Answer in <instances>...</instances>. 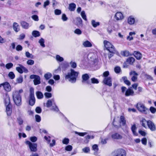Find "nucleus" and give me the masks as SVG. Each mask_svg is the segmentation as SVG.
I'll list each match as a JSON object with an SVG mask.
<instances>
[{"mask_svg": "<svg viewBox=\"0 0 156 156\" xmlns=\"http://www.w3.org/2000/svg\"><path fill=\"white\" fill-rule=\"evenodd\" d=\"M44 95L45 97L46 98H49L52 96L51 94L49 92H45L44 94Z\"/></svg>", "mask_w": 156, "mask_h": 156, "instance_id": "53", "label": "nucleus"}, {"mask_svg": "<svg viewBox=\"0 0 156 156\" xmlns=\"http://www.w3.org/2000/svg\"><path fill=\"white\" fill-rule=\"evenodd\" d=\"M51 109L55 112H58L59 111L58 107L55 104V106H53Z\"/></svg>", "mask_w": 156, "mask_h": 156, "instance_id": "45", "label": "nucleus"}, {"mask_svg": "<svg viewBox=\"0 0 156 156\" xmlns=\"http://www.w3.org/2000/svg\"><path fill=\"white\" fill-rule=\"evenodd\" d=\"M4 103L5 106H9V105H11L10 101V98L9 95L6 94L4 99Z\"/></svg>", "mask_w": 156, "mask_h": 156, "instance_id": "17", "label": "nucleus"}, {"mask_svg": "<svg viewBox=\"0 0 156 156\" xmlns=\"http://www.w3.org/2000/svg\"><path fill=\"white\" fill-rule=\"evenodd\" d=\"M54 99L48 100L46 103V107L48 108L51 107L52 105V103L54 102Z\"/></svg>", "mask_w": 156, "mask_h": 156, "instance_id": "32", "label": "nucleus"}, {"mask_svg": "<svg viewBox=\"0 0 156 156\" xmlns=\"http://www.w3.org/2000/svg\"><path fill=\"white\" fill-rule=\"evenodd\" d=\"M38 42L42 47L43 48L45 47V45L44 44V40L43 38H41L39 40Z\"/></svg>", "mask_w": 156, "mask_h": 156, "instance_id": "37", "label": "nucleus"}, {"mask_svg": "<svg viewBox=\"0 0 156 156\" xmlns=\"http://www.w3.org/2000/svg\"><path fill=\"white\" fill-rule=\"evenodd\" d=\"M55 13L56 15H59L61 13V11L60 10L56 9L55 10Z\"/></svg>", "mask_w": 156, "mask_h": 156, "instance_id": "63", "label": "nucleus"}, {"mask_svg": "<svg viewBox=\"0 0 156 156\" xmlns=\"http://www.w3.org/2000/svg\"><path fill=\"white\" fill-rule=\"evenodd\" d=\"M14 30L17 32L20 30V27L19 25L16 23L14 22L13 26Z\"/></svg>", "mask_w": 156, "mask_h": 156, "instance_id": "23", "label": "nucleus"}, {"mask_svg": "<svg viewBox=\"0 0 156 156\" xmlns=\"http://www.w3.org/2000/svg\"><path fill=\"white\" fill-rule=\"evenodd\" d=\"M104 44L106 49L111 53H114L115 52V48L110 42L106 40L104 41Z\"/></svg>", "mask_w": 156, "mask_h": 156, "instance_id": "5", "label": "nucleus"}, {"mask_svg": "<svg viewBox=\"0 0 156 156\" xmlns=\"http://www.w3.org/2000/svg\"><path fill=\"white\" fill-rule=\"evenodd\" d=\"M56 59L57 61L59 62H62L64 60L63 58L58 55H57L56 56Z\"/></svg>", "mask_w": 156, "mask_h": 156, "instance_id": "40", "label": "nucleus"}, {"mask_svg": "<svg viewBox=\"0 0 156 156\" xmlns=\"http://www.w3.org/2000/svg\"><path fill=\"white\" fill-rule=\"evenodd\" d=\"M137 129V128L136 127V126L135 124L133 125L131 127V130L133 134V135L135 136H137V133L136 132V131Z\"/></svg>", "mask_w": 156, "mask_h": 156, "instance_id": "30", "label": "nucleus"}, {"mask_svg": "<svg viewBox=\"0 0 156 156\" xmlns=\"http://www.w3.org/2000/svg\"><path fill=\"white\" fill-rule=\"evenodd\" d=\"M91 24L94 27H96L100 25L99 22H96L95 20H92L91 22Z\"/></svg>", "mask_w": 156, "mask_h": 156, "instance_id": "35", "label": "nucleus"}, {"mask_svg": "<svg viewBox=\"0 0 156 156\" xmlns=\"http://www.w3.org/2000/svg\"><path fill=\"white\" fill-rule=\"evenodd\" d=\"M74 33L78 35H80L82 34V31L79 29L77 28L74 30Z\"/></svg>", "mask_w": 156, "mask_h": 156, "instance_id": "49", "label": "nucleus"}, {"mask_svg": "<svg viewBox=\"0 0 156 156\" xmlns=\"http://www.w3.org/2000/svg\"><path fill=\"white\" fill-rule=\"evenodd\" d=\"M79 73L71 69L70 71L65 74V79L72 83L76 82Z\"/></svg>", "mask_w": 156, "mask_h": 156, "instance_id": "1", "label": "nucleus"}, {"mask_svg": "<svg viewBox=\"0 0 156 156\" xmlns=\"http://www.w3.org/2000/svg\"><path fill=\"white\" fill-rule=\"evenodd\" d=\"M35 112L37 113H40L42 111V109L40 107H37L35 109Z\"/></svg>", "mask_w": 156, "mask_h": 156, "instance_id": "57", "label": "nucleus"}, {"mask_svg": "<svg viewBox=\"0 0 156 156\" xmlns=\"http://www.w3.org/2000/svg\"><path fill=\"white\" fill-rule=\"evenodd\" d=\"M150 110L152 113H154L156 112V108L153 107H151Z\"/></svg>", "mask_w": 156, "mask_h": 156, "instance_id": "64", "label": "nucleus"}, {"mask_svg": "<svg viewBox=\"0 0 156 156\" xmlns=\"http://www.w3.org/2000/svg\"><path fill=\"white\" fill-rule=\"evenodd\" d=\"M26 144L28 145L31 151L36 152L37 151V144L36 143H32L29 141H27Z\"/></svg>", "mask_w": 156, "mask_h": 156, "instance_id": "7", "label": "nucleus"}, {"mask_svg": "<svg viewBox=\"0 0 156 156\" xmlns=\"http://www.w3.org/2000/svg\"><path fill=\"white\" fill-rule=\"evenodd\" d=\"M8 76L11 79H13L15 77V75L12 72H10L9 73Z\"/></svg>", "mask_w": 156, "mask_h": 156, "instance_id": "44", "label": "nucleus"}, {"mask_svg": "<svg viewBox=\"0 0 156 156\" xmlns=\"http://www.w3.org/2000/svg\"><path fill=\"white\" fill-rule=\"evenodd\" d=\"M94 137L93 136H91L89 135H88L87 136L85 137V140H84V142L85 143H87L89 142V140L90 138L93 139Z\"/></svg>", "mask_w": 156, "mask_h": 156, "instance_id": "39", "label": "nucleus"}, {"mask_svg": "<svg viewBox=\"0 0 156 156\" xmlns=\"http://www.w3.org/2000/svg\"><path fill=\"white\" fill-rule=\"evenodd\" d=\"M52 74L50 73H48L44 75V77L46 80H48L52 76Z\"/></svg>", "mask_w": 156, "mask_h": 156, "instance_id": "38", "label": "nucleus"}, {"mask_svg": "<svg viewBox=\"0 0 156 156\" xmlns=\"http://www.w3.org/2000/svg\"><path fill=\"white\" fill-rule=\"evenodd\" d=\"M13 66V64L12 63H7L5 65L6 68L8 69H9L12 68Z\"/></svg>", "mask_w": 156, "mask_h": 156, "instance_id": "51", "label": "nucleus"}, {"mask_svg": "<svg viewBox=\"0 0 156 156\" xmlns=\"http://www.w3.org/2000/svg\"><path fill=\"white\" fill-rule=\"evenodd\" d=\"M31 79H34V84L36 85L41 83V78L40 76L37 75H32L30 76Z\"/></svg>", "mask_w": 156, "mask_h": 156, "instance_id": "9", "label": "nucleus"}, {"mask_svg": "<svg viewBox=\"0 0 156 156\" xmlns=\"http://www.w3.org/2000/svg\"><path fill=\"white\" fill-rule=\"evenodd\" d=\"M111 137L112 139L116 140H121L123 138L122 135L118 133H115L112 134Z\"/></svg>", "mask_w": 156, "mask_h": 156, "instance_id": "14", "label": "nucleus"}, {"mask_svg": "<svg viewBox=\"0 0 156 156\" xmlns=\"http://www.w3.org/2000/svg\"><path fill=\"white\" fill-rule=\"evenodd\" d=\"M69 141L68 138H65L63 140L62 142L63 144L67 145L69 143Z\"/></svg>", "mask_w": 156, "mask_h": 156, "instance_id": "46", "label": "nucleus"}, {"mask_svg": "<svg viewBox=\"0 0 156 156\" xmlns=\"http://www.w3.org/2000/svg\"><path fill=\"white\" fill-rule=\"evenodd\" d=\"M36 94L37 98L38 99H41L43 98L44 95L40 91L36 92Z\"/></svg>", "mask_w": 156, "mask_h": 156, "instance_id": "28", "label": "nucleus"}, {"mask_svg": "<svg viewBox=\"0 0 156 156\" xmlns=\"http://www.w3.org/2000/svg\"><path fill=\"white\" fill-rule=\"evenodd\" d=\"M147 125L150 129L152 131H154L155 129V126L154 123L150 120L147 121Z\"/></svg>", "mask_w": 156, "mask_h": 156, "instance_id": "15", "label": "nucleus"}, {"mask_svg": "<svg viewBox=\"0 0 156 156\" xmlns=\"http://www.w3.org/2000/svg\"><path fill=\"white\" fill-rule=\"evenodd\" d=\"M93 150L95 151L96 152H94V154L95 155L97 154V152L98 151V146L97 144H94L92 146Z\"/></svg>", "mask_w": 156, "mask_h": 156, "instance_id": "36", "label": "nucleus"}, {"mask_svg": "<svg viewBox=\"0 0 156 156\" xmlns=\"http://www.w3.org/2000/svg\"><path fill=\"white\" fill-rule=\"evenodd\" d=\"M74 133L76 134H78V135L81 136H83L88 133L86 132L84 133H80L76 131H74Z\"/></svg>", "mask_w": 156, "mask_h": 156, "instance_id": "43", "label": "nucleus"}, {"mask_svg": "<svg viewBox=\"0 0 156 156\" xmlns=\"http://www.w3.org/2000/svg\"><path fill=\"white\" fill-rule=\"evenodd\" d=\"M76 25L79 27L82 26V20L80 17H77L76 18Z\"/></svg>", "mask_w": 156, "mask_h": 156, "instance_id": "21", "label": "nucleus"}, {"mask_svg": "<svg viewBox=\"0 0 156 156\" xmlns=\"http://www.w3.org/2000/svg\"><path fill=\"white\" fill-rule=\"evenodd\" d=\"M82 151L85 153H88L90 151V149L89 147H86L83 148Z\"/></svg>", "mask_w": 156, "mask_h": 156, "instance_id": "55", "label": "nucleus"}, {"mask_svg": "<svg viewBox=\"0 0 156 156\" xmlns=\"http://www.w3.org/2000/svg\"><path fill=\"white\" fill-rule=\"evenodd\" d=\"M70 64L71 65V66L73 68H76L77 65L76 63L75 62H73L71 61L70 62Z\"/></svg>", "mask_w": 156, "mask_h": 156, "instance_id": "50", "label": "nucleus"}, {"mask_svg": "<svg viewBox=\"0 0 156 156\" xmlns=\"http://www.w3.org/2000/svg\"><path fill=\"white\" fill-rule=\"evenodd\" d=\"M120 123H122L123 126H124L126 124V121L125 118L123 116H121L120 117Z\"/></svg>", "mask_w": 156, "mask_h": 156, "instance_id": "34", "label": "nucleus"}, {"mask_svg": "<svg viewBox=\"0 0 156 156\" xmlns=\"http://www.w3.org/2000/svg\"><path fill=\"white\" fill-rule=\"evenodd\" d=\"M114 71L116 73H118L121 71V68L119 66H116L114 68Z\"/></svg>", "mask_w": 156, "mask_h": 156, "instance_id": "52", "label": "nucleus"}, {"mask_svg": "<svg viewBox=\"0 0 156 156\" xmlns=\"http://www.w3.org/2000/svg\"><path fill=\"white\" fill-rule=\"evenodd\" d=\"M20 25L23 28L26 29H28L30 27L29 23L24 21H21Z\"/></svg>", "mask_w": 156, "mask_h": 156, "instance_id": "19", "label": "nucleus"}, {"mask_svg": "<svg viewBox=\"0 0 156 156\" xmlns=\"http://www.w3.org/2000/svg\"><path fill=\"white\" fill-rule=\"evenodd\" d=\"M103 83L109 87H111L112 85V79L110 77L105 78L103 81Z\"/></svg>", "mask_w": 156, "mask_h": 156, "instance_id": "11", "label": "nucleus"}, {"mask_svg": "<svg viewBox=\"0 0 156 156\" xmlns=\"http://www.w3.org/2000/svg\"><path fill=\"white\" fill-rule=\"evenodd\" d=\"M133 55L136 59L140 60L142 58V55L140 52L136 51H134Z\"/></svg>", "mask_w": 156, "mask_h": 156, "instance_id": "22", "label": "nucleus"}, {"mask_svg": "<svg viewBox=\"0 0 156 156\" xmlns=\"http://www.w3.org/2000/svg\"><path fill=\"white\" fill-rule=\"evenodd\" d=\"M16 81L18 83H21L23 81V78L21 76H20L16 79Z\"/></svg>", "mask_w": 156, "mask_h": 156, "instance_id": "48", "label": "nucleus"}, {"mask_svg": "<svg viewBox=\"0 0 156 156\" xmlns=\"http://www.w3.org/2000/svg\"><path fill=\"white\" fill-rule=\"evenodd\" d=\"M126 152L125 150L122 149H119L115 152L114 156H126Z\"/></svg>", "mask_w": 156, "mask_h": 156, "instance_id": "8", "label": "nucleus"}, {"mask_svg": "<svg viewBox=\"0 0 156 156\" xmlns=\"http://www.w3.org/2000/svg\"><path fill=\"white\" fill-rule=\"evenodd\" d=\"M32 36L35 37H39L40 36V32L37 30H34L32 31Z\"/></svg>", "mask_w": 156, "mask_h": 156, "instance_id": "29", "label": "nucleus"}, {"mask_svg": "<svg viewBox=\"0 0 156 156\" xmlns=\"http://www.w3.org/2000/svg\"><path fill=\"white\" fill-rule=\"evenodd\" d=\"M35 118L36 121L37 122H39L41 121V117L40 116L38 115H35Z\"/></svg>", "mask_w": 156, "mask_h": 156, "instance_id": "56", "label": "nucleus"}, {"mask_svg": "<svg viewBox=\"0 0 156 156\" xmlns=\"http://www.w3.org/2000/svg\"><path fill=\"white\" fill-rule=\"evenodd\" d=\"M109 75V73L108 71H106L104 72L102 76L105 78L108 77V76Z\"/></svg>", "mask_w": 156, "mask_h": 156, "instance_id": "60", "label": "nucleus"}, {"mask_svg": "<svg viewBox=\"0 0 156 156\" xmlns=\"http://www.w3.org/2000/svg\"><path fill=\"white\" fill-rule=\"evenodd\" d=\"M130 75H133L132 77L131 78L132 80L135 82L137 80L138 74L135 71H131L129 73Z\"/></svg>", "mask_w": 156, "mask_h": 156, "instance_id": "16", "label": "nucleus"}, {"mask_svg": "<svg viewBox=\"0 0 156 156\" xmlns=\"http://www.w3.org/2000/svg\"><path fill=\"white\" fill-rule=\"evenodd\" d=\"M5 107L7 115L8 116L10 115L12 113V105H9V106H5Z\"/></svg>", "mask_w": 156, "mask_h": 156, "instance_id": "20", "label": "nucleus"}, {"mask_svg": "<svg viewBox=\"0 0 156 156\" xmlns=\"http://www.w3.org/2000/svg\"><path fill=\"white\" fill-rule=\"evenodd\" d=\"M23 90L21 89L19 90H15L12 92V98L14 102L17 106H20L22 105V95Z\"/></svg>", "mask_w": 156, "mask_h": 156, "instance_id": "2", "label": "nucleus"}, {"mask_svg": "<svg viewBox=\"0 0 156 156\" xmlns=\"http://www.w3.org/2000/svg\"><path fill=\"white\" fill-rule=\"evenodd\" d=\"M29 98V103L31 106H33L35 102V99L34 95V89L33 88L30 89Z\"/></svg>", "mask_w": 156, "mask_h": 156, "instance_id": "6", "label": "nucleus"}, {"mask_svg": "<svg viewBox=\"0 0 156 156\" xmlns=\"http://www.w3.org/2000/svg\"><path fill=\"white\" fill-rule=\"evenodd\" d=\"M82 83L86 82L87 84H90L91 82L88 80L89 79L90 77L88 74L86 73L82 75Z\"/></svg>", "mask_w": 156, "mask_h": 156, "instance_id": "13", "label": "nucleus"}, {"mask_svg": "<svg viewBox=\"0 0 156 156\" xmlns=\"http://www.w3.org/2000/svg\"><path fill=\"white\" fill-rule=\"evenodd\" d=\"M128 22L129 24L133 25L134 24L135 22V19L132 16H130L128 19Z\"/></svg>", "mask_w": 156, "mask_h": 156, "instance_id": "24", "label": "nucleus"}, {"mask_svg": "<svg viewBox=\"0 0 156 156\" xmlns=\"http://www.w3.org/2000/svg\"><path fill=\"white\" fill-rule=\"evenodd\" d=\"M81 15L83 19L85 21L87 20L86 16L85 14V12L84 11H82L81 13Z\"/></svg>", "mask_w": 156, "mask_h": 156, "instance_id": "42", "label": "nucleus"}, {"mask_svg": "<svg viewBox=\"0 0 156 156\" xmlns=\"http://www.w3.org/2000/svg\"><path fill=\"white\" fill-rule=\"evenodd\" d=\"M69 66V64L68 62H64L60 64L59 67H61L63 69H65L68 68Z\"/></svg>", "mask_w": 156, "mask_h": 156, "instance_id": "26", "label": "nucleus"}, {"mask_svg": "<svg viewBox=\"0 0 156 156\" xmlns=\"http://www.w3.org/2000/svg\"><path fill=\"white\" fill-rule=\"evenodd\" d=\"M121 55L127 57L129 55H132L129 53V51H125L121 52Z\"/></svg>", "mask_w": 156, "mask_h": 156, "instance_id": "33", "label": "nucleus"}, {"mask_svg": "<svg viewBox=\"0 0 156 156\" xmlns=\"http://www.w3.org/2000/svg\"><path fill=\"white\" fill-rule=\"evenodd\" d=\"M115 18L117 20H118L122 19L123 18V16L121 12H118L115 14Z\"/></svg>", "mask_w": 156, "mask_h": 156, "instance_id": "18", "label": "nucleus"}, {"mask_svg": "<svg viewBox=\"0 0 156 156\" xmlns=\"http://www.w3.org/2000/svg\"><path fill=\"white\" fill-rule=\"evenodd\" d=\"M147 121L145 119H142L141 121V123L142 126L145 128H146V124L147 123Z\"/></svg>", "mask_w": 156, "mask_h": 156, "instance_id": "41", "label": "nucleus"}, {"mask_svg": "<svg viewBox=\"0 0 156 156\" xmlns=\"http://www.w3.org/2000/svg\"><path fill=\"white\" fill-rule=\"evenodd\" d=\"M27 64L30 65H33L34 64V61L32 60H28L27 62Z\"/></svg>", "mask_w": 156, "mask_h": 156, "instance_id": "61", "label": "nucleus"}, {"mask_svg": "<svg viewBox=\"0 0 156 156\" xmlns=\"http://www.w3.org/2000/svg\"><path fill=\"white\" fill-rule=\"evenodd\" d=\"M91 83H98L99 81L97 79L94 78H92L91 79Z\"/></svg>", "mask_w": 156, "mask_h": 156, "instance_id": "54", "label": "nucleus"}, {"mask_svg": "<svg viewBox=\"0 0 156 156\" xmlns=\"http://www.w3.org/2000/svg\"><path fill=\"white\" fill-rule=\"evenodd\" d=\"M2 86L3 87L4 89L7 91L9 92L11 90V86L9 83L7 82L0 84V87H1Z\"/></svg>", "mask_w": 156, "mask_h": 156, "instance_id": "12", "label": "nucleus"}, {"mask_svg": "<svg viewBox=\"0 0 156 156\" xmlns=\"http://www.w3.org/2000/svg\"><path fill=\"white\" fill-rule=\"evenodd\" d=\"M31 18L35 21H38L39 20L38 17V16L36 15H34L32 16Z\"/></svg>", "mask_w": 156, "mask_h": 156, "instance_id": "59", "label": "nucleus"}, {"mask_svg": "<svg viewBox=\"0 0 156 156\" xmlns=\"http://www.w3.org/2000/svg\"><path fill=\"white\" fill-rule=\"evenodd\" d=\"M126 61L128 63L131 65L134 62L135 59L133 57H129L127 59Z\"/></svg>", "mask_w": 156, "mask_h": 156, "instance_id": "31", "label": "nucleus"}, {"mask_svg": "<svg viewBox=\"0 0 156 156\" xmlns=\"http://www.w3.org/2000/svg\"><path fill=\"white\" fill-rule=\"evenodd\" d=\"M18 65L20 66L16 67V69L19 73H23V71L25 73L28 72V70L22 65L20 64H18Z\"/></svg>", "mask_w": 156, "mask_h": 156, "instance_id": "10", "label": "nucleus"}, {"mask_svg": "<svg viewBox=\"0 0 156 156\" xmlns=\"http://www.w3.org/2000/svg\"><path fill=\"white\" fill-rule=\"evenodd\" d=\"M72 149V147L70 145L66 146L65 147V150L67 151H70Z\"/></svg>", "mask_w": 156, "mask_h": 156, "instance_id": "62", "label": "nucleus"}, {"mask_svg": "<svg viewBox=\"0 0 156 156\" xmlns=\"http://www.w3.org/2000/svg\"><path fill=\"white\" fill-rule=\"evenodd\" d=\"M76 7V5L73 3H71L69 5V9L71 11H74Z\"/></svg>", "mask_w": 156, "mask_h": 156, "instance_id": "25", "label": "nucleus"}, {"mask_svg": "<svg viewBox=\"0 0 156 156\" xmlns=\"http://www.w3.org/2000/svg\"><path fill=\"white\" fill-rule=\"evenodd\" d=\"M37 138L35 136H32L30 138V141L33 142H35L37 140Z\"/></svg>", "mask_w": 156, "mask_h": 156, "instance_id": "58", "label": "nucleus"}, {"mask_svg": "<svg viewBox=\"0 0 156 156\" xmlns=\"http://www.w3.org/2000/svg\"><path fill=\"white\" fill-rule=\"evenodd\" d=\"M26 56L28 58H33L34 56L32 54H30L29 52L27 51L25 53Z\"/></svg>", "mask_w": 156, "mask_h": 156, "instance_id": "47", "label": "nucleus"}, {"mask_svg": "<svg viewBox=\"0 0 156 156\" xmlns=\"http://www.w3.org/2000/svg\"><path fill=\"white\" fill-rule=\"evenodd\" d=\"M136 108L139 111L143 113L147 114L149 112L148 109L145 106L144 104L141 102L137 103Z\"/></svg>", "mask_w": 156, "mask_h": 156, "instance_id": "3", "label": "nucleus"}, {"mask_svg": "<svg viewBox=\"0 0 156 156\" xmlns=\"http://www.w3.org/2000/svg\"><path fill=\"white\" fill-rule=\"evenodd\" d=\"M122 92L124 94L125 96H133L134 95V92L133 90L131 88L128 89L124 86L121 87Z\"/></svg>", "mask_w": 156, "mask_h": 156, "instance_id": "4", "label": "nucleus"}, {"mask_svg": "<svg viewBox=\"0 0 156 156\" xmlns=\"http://www.w3.org/2000/svg\"><path fill=\"white\" fill-rule=\"evenodd\" d=\"M83 44L85 47H90L92 46L91 43L88 41H86L84 42Z\"/></svg>", "mask_w": 156, "mask_h": 156, "instance_id": "27", "label": "nucleus"}]
</instances>
